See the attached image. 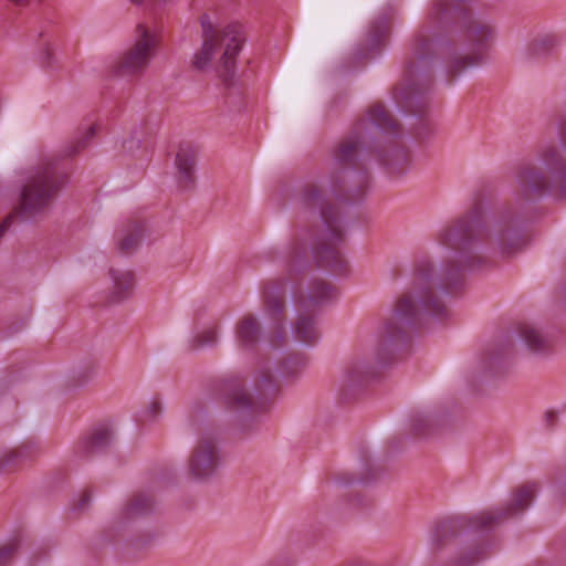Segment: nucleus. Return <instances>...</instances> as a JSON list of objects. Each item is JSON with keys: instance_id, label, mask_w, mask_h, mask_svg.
I'll return each instance as SVG.
<instances>
[{"instance_id": "ddd939ff", "label": "nucleus", "mask_w": 566, "mask_h": 566, "mask_svg": "<svg viewBox=\"0 0 566 566\" xmlns=\"http://www.w3.org/2000/svg\"><path fill=\"white\" fill-rule=\"evenodd\" d=\"M416 276L420 281V289L417 293V302L422 312L438 322L449 318V312L442 301L430 286L436 273L434 264L429 260H421L415 269Z\"/></svg>"}, {"instance_id": "c9c22d12", "label": "nucleus", "mask_w": 566, "mask_h": 566, "mask_svg": "<svg viewBox=\"0 0 566 566\" xmlns=\"http://www.w3.org/2000/svg\"><path fill=\"white\" fill-rule=\"evenodd\" d=\"M20 546L21 539L19 537H13L7 544L0 546V566H9L19 552Z\"/></svg>"}, {"instance_id": "393cba45", "label": "nucleus", "mask_w": 566, "mask_h": 566, "mask_svg": "<svg viewBox=\"0 0 566 566\" xmlns=\"http://www.w3.org/2000/svg\"><path fill=\"white\" fill-rule=\"evenodd\" d=\"M440 416H426L415 413L410 417V432L416 438H427L437 431L440 423Z\"/></svg>"}, {"instance_id": "1a4fd4ad", "label": "nucleus", "mask_w": 566, "mask_h": 566, "mask_svg": "<svg viewBox=\"0 0 566 566\" xmlns=\"http://www.w3.org/2000/svg\"><path fill=\"white\" fill-rule=\"evenodd\" d=\"M421 328V315L409 295L401 296L390 319L386 321L378 334L376 360L387 367L401 357L411 343L412 336Z\"/></svg>"}, {"instance_id": "5701e85b", "label": "nucleus", "mask_w": 566, "mask_h": 566, "mask_svg": "<svg viewBox=\"0 0 566 566\" xmlns=\"http://www.w3.org/2000/svg\"><path fill=\"white\" fill-rule=\"evenodd\" d=\"M293 334L304 345H314L319 337L316 318L307 314H300L293 326Z\"/></svg>"}, {"instance_id": "2f4dec72", "label": "nucleus", "mask_w": 566, "mask_h": 566, "mask_svg": "<svg viewBox=\"0 0 566 566\" xmlns=\"http://www.w3.org/2000/svg\"><path fill=\"white\" fill-rule=\"evenodd\" d=\"M380 475V472L378 469L373 467H367L365 472L359 475L358 479L355 478L352 473H342L336 476V482L344 486L352 485L355 482H358L360 484H369L375 482Z\"/></svg>"}, {"instance_id": "72a5a7b5", "label": "nucleus", "mask_w": 566, "mask_h": 566, "mask_svg": "<svg viewBox=\"0 0 566 566\" xmlns=\"http://www.w3.org/2000/svg\"><path fill=\"white\" fill-rule=\"evenodd\" d=\"M218 342L217 328H208L191 338L189 347L191 350H198L206 346H214Z\"/></svg>"}, {"instance_id": "4be33fe9", "label": "nucleus", "mask_w": 566, "mask_h": 566, "mask_svg": "<svg viewBox=\"0 0 566 566\" xmlns=\"http://www.w3.org/2000/svg\"><path fill=\"white\" fill-rule=\"evenodd\" d=\"M378 377L379 370L367 361L354 363L346 371V382L349 389H359Z\"/></svg>"}, {"instance_id": "aec40b11", "label": "nucleus", "mask_w": 566, "mask_h": 566, "mask_svg": "<svg viewBox=\"0 0 566 566\" xmlns=\"http://www.w3.org/2000/svg\"><path fill=\"white\" fill-rule=\"evenodd\" d=\"M108 274L113 281V290L108 295V302L115 304L132 297L135 287L134 273L111 268Z\"/></svg>"}, {"instance_id": "a19ab883", "label": "nucleus", "mask_w": 566, "mask_h": 566, "mask_svg": "<svg viewBox=\"0 0 566 566\" xmlns=\"http://www.w3.org/2000/svg\"><path fill=\"white\" fill-rule=\"evenodd\" d=\"M558 420V415L555 410H547L545 412V422L548 428H553L556 426Z\"/></svg>"}, {"instance_id": "7ed1b4c3", "label": "nucleus", "mask_w": 566, "mask_h": 566, "mask_svg": "<svg viewBox=\"0 0 566 566\" xmlns=\"http://www.w3.org/2000/svg\"><path fill=\"white\" fill-rule=\"evenodd\" d=\"M537 483L527 482L514 490L511 501L505 507L494 511H482L475 515H453L437 520L430 534V553L438 556L460 536L474 539V544L458 557L449 562V566H475L489 555L488 536L503 521L524 512L534 501Z\"/></svg>"}, {"instance_id": "f03ea898", "label": "nucleus", "mask_w": 566, "mask_h": 566, "mask_svg": "<svg viewBox=\"0 0 566 566\" xmlns=\"http://www.w3.org/2000/svg\"><path fill=\"white\" fill-rule=\"evenodd\" d=\"M400 135V124L384 105L369 107L367 118L358 119L332 151L329 190L337 201L354 206L366 200L371 179L368 166L373 161L390 176L407 171L409 153L397 144Z\"/></svg>"}, {"instance_id": "9d476101", "label": "nucleus", "mask_w": 566, "mask_h": 566, "mask_svg": "<svg viewBox=\"0 0 566 566\" xmlns=\"http://www.w3.org/2000/svg\"><path fill=\"white\" fill-rule=\"evenodd\" d=\"M543 163L549 179L543 171L532 164L521 165L516 172V184L522 197L530 201L553 193L554 187L558 188L557 197L566 198V161L555 148H548L543 153Z\"/></svg>"}, {"instance_id": "4c0bfd02", "label": "nucleus", "mask_w": 566, "mask_h": 566, "mask_svg": "<svg viewBox=\"0 0 566 566\" xmlns=\"http://www.w3.org/2000/svg\"><path fill=\"white\" fill-rule=\"evenodd\" d=\"M92 500V491L90 489H85L83 493L80 495L77 503H75L72 507L73 511H83L88 507Z\"/></svg>"}, {"instance_id": "473e14b6", "label": "nucleus", "mask_w": 566, "mask_h": 566, "mask_svg": "<svg viewBox=\"0 0 566 566\" xmlns=\"http://www.w3.org/2000/svg\"><path fill=\"white\" fill-rule=\"evenodd\" d=\"M558 44L555 35H545L532 41L528 45V53L533 57L545 56Z\"/></svg>"}, {"instance_id": "0eeeda50", "label": "nucleus", "mask_w": 566, "mask_h": 566, "mask_svg": "<svg viewBox=\"0 0 566 566\" xmlns=\"http://www.w3.org/2000/svg\"><path fill=\"white\" fill-rule=\"evenodd\" d=\"M302 205L307 209L319 210V217L329 238L312 247L315 265L333 275L344 276L348 264L337 245L345 241L342 220L337 209L325 201L322 190L315 185H306L301 197Z\"/></svg>"}, {"instance_id": "c85d7f7f", "label": "nucleus", "mask_w": 566, "mask_h": 566, "mask_svg": "<svg viewBox=\"0 0 566 566\" xmlns=\"http://www.w3.org/2000/svg\"><path fill=\"white\" fill-rule=\"evenodd\" d=\"M516 331L530 350L534 353L547 350V343L536 328L526 323H520Z\"/></svg>"}, {"instance_id": "f257e3e1", "label": "nucleus", "mask_w": 566, "mask_h": 566, "mask_svg": "<svg viewBox=\"0 0 566 566\" xmlns=\"http://www.w3.org/2000/svg\"><path fill=\"white\" fill-rule=\"evenodd\" d=\"M450 1L452 3L447 0L431 3L427 21L415 35L411 55L405 63V84L394 91L399 109L419 120L413 127L418 138L431 133L428 114L434 62L443 61L451 81L483 63L492 38L491 27L474 21L471 10L461 6L471 0Z\"/></svg>"}, {"instance_id": "49530a36", "label": "nucleus", "mask_w": 566, "mask_h": 566, "mask_svg": "<svg viewBox=\"0 0 566 566\" xmlns=\"http://www.w3.org/2000/svg\"><path fill=\"white\" fill-rule=\"evenodd\" d=\"M132 3L140 6L143 3V0H130Z\"/></svg>"}, {"instance_id": "79ce46f5", "label": "nucleus", "mask_w": 566, "mask_h": 566, "mask_svg": "<svg viewBox=\"0 0 566 566\" xmlns=\"http://www.w3.org/2000/svg\"><path fill=\"white\" fill-rule=\"evenodd\" d=\"M207 412V405L201 401V400H197L193 402L192 405V413L196 415V416H199L201 413H206Z\"/></svg>"}, {"instance_id": "a211bd4d", "label": "nucleus", "mask_w": 566, "mask_h": 566, "mask_svg": "<svg viewBox=\"0 0 566 566\" xmlns=\"http://www.w3.org/2000/svg\"><path fill=\"white\" fill-rule=\"evenodd\" d=\"M39 454L38 444L31 440L22 442L0 455V474L12 473L20 470L27 463L32 462Z\"/></svg>"}, {"instance_id": "4468645a", "label": "nucleus", "mask_w": 566, "mask_h": 566, "mask_svg": "<svg viewBox=\"0 0 566 566\" xmlns=\"http://www.w3.org/2000/svg\"><path fill=\"white\" fill-rule=\"evenodd\" d=\"M137 30L140 32V39L114 66V74L117 76L140 75L148 66L155 42L143 24H138Z\"/></svg>"}, {"instance_id": "c756f323", "label": "nucleus", "mask_w": 566, "mask_h": 566, "mask_svg": "<svg viewBox=\"0 0 566 566\" xmlns=\"http://www.w3.org/2000/svg\"><path fill=\"white\" fill-rule=\"evenodd\" d=\"M306 363L307 357L304 354L292 353L280 361L277 371L283 378L293 377L304 368Z\"/></svg>"}, {"instance_id": "de8ad7c7", "label": "nucleus", "mask_w": 566, "mask_h": 566, "mask_svg": "<svg viewBox=\"0 0 566 566\" xmlns=\"http://www.w3.org/2000/svg\"><path fill=\"white\" fill-rule=\"evenodd\" d=\"M356 566H368V565H366L364 563H358Z\"/></svg>"}, {"instance_id": "f704fd0d", "label": "nucleus", "mask_w": 566, "mask_h": 566, "mask_svg": "<svg viewBox=\"0 0 566 566\" xmlns=\"http://www.w3.org/2000/svg\"><path fill=\"white\" fill-rule=\"evenodd\" d=\"M97 130V124H91L87 128L83 137L77 139L76 142L72 143L66 148V157L71 158L76 156L80 151L85 149L87 145L90 144L91 139L95 136Z\"/></svg>"}, {"instance_id": "423d86ee", "label": "nucleus", "mask_w": 566, "mask_h": 566, "mask_svg": "<svg viewBox=\"0 0 566 566\" xmlns=\"http://www.w3.org/2000/svg\"><path fill=\"white\" fill-rule=\"evenodd\" d=\"M254 389L256 400L245 390L244 379L238 375L216 379L210 384L212 400L233 413L242 423L265 410L280 387L271 370L265 369L261 371Z\"/></svg>"}, {"instance_id": "f8f14e48", "label": "nucleus", "mask_w": 566, "mask_h": 566, "mask_svg": "<svg viewBox=\"0 0 566 566\" xmlns=\"http://www.w3.org/2000/svg\"><path fill=\"white\" fill-rule=\"evenodd\" d=\"M526 220L514 208L504 209L496 226V241L502 255L521 252L527 243L525 235Z\"/></svg>"}, {"instance_id": "f3484780", "label": "nucleus", "mask_w": 566, "mask_h": 566, "mask_svg": "<svg viewBox=\"0 0 566 566\" xmlns=\"http://www.w3.org/2000/svg\"><path fill=\"white\" fill-rule=\"evenodd\" d=\"M197 149L190 143H181L176 154L177 182L184 190H191L196 185L195 165Z\"/></svg>"}, {"instance_id": "c03bdc74", "label": "nucleus", "mask_w": 566, "mask_h": 566, "mask_svg": "<svg viewBox=\"0 0 566 566\" xmlns=\"http://www.w3.org/2000/svg\"><path fill=\"white\" fill-rule=\"evenodd\" d=\"M558 132L562 143L566 147V116L560 119Z\"/></svg>"}, {"instance_id": "7c9ffc66", "label": "nucleus", "mask_w": 566, "mask_h": 566, "mask_svg": "<svg viewBox=\"0 0 566 566\" xmlns=\"http://www.w3.org/2000/svg\"><path fill=\"white\" fill-rule=\"evenodd\" d=\"M218 42H213L210 39L203 40L201 48L193 55L192 66L198 71L208 69L212 62L216 45Z\"/></svg>"}, {"instance_id": "2eb2a0df", "label": "nucleus", "mask_w": 566, "mask_h": 566, "mask_svg": "<svg viewBox=\"0 0 566 566\" xmlns=\"http://www.w3.org/2000/svg\"><path fill=\"white\" fill-rule=\"evenodd\" d=\"M219 460L214 444L207 439H200L189 459V471L195 479L205 480L216 473Z\"/></svg>"}, {"instance_id": "58836bf2", "label": "nucleus", "mask_w": 566, "mask_h": 566, "mask_svg": "<svg viewBox=\"0 0 566 566\" xmlns=\"http://www.w3.org/2000/svg\"><path fill=\"white\" fill-rule=\"evenodd\" d=\"M40 62L41 65L45 69L53 66V53L50 49L49 43H45V46L40 54Z\"/></svg>"}, {"instance_id": "dca6fc26", "label": "nucleus", "mask_w": 566, "mask_h": 566, "mask_svg": "<svg viewBox=\"0 0 566 566\" xmlns=\"http://www.w3.org/2000/svg\"><path fill=\"white\" fill-rule=\"evenodd\" d=\"M389 33L388 17L381 14L377 17L369 25L367 32V44L357 46L354 52V61L359 63L373 59L380 54L385 46V40Z\"/></svg>"}, {"instance_id": "a18cd8bd", "label": "nucleus", "mask_w": 566, "mask_h": 566, "mask_svg": "<svg viewBox=\"0 0 566 566\" xmlns=\"http://www.w3.org/2000/svg\"><path fill=\"white\" fill-rule=\"evenodd\" d=\"M355 504L357 506L367 507L371 505V501H365V499L358 494L355 496Z\"/></svg>"}, {"instance_id": "ea45409f", "label": "nucleus", "mask_w": 566, "mask_h": 566, "mask_svg": "<svg viewBox=\"0 0 566 566\" xmlns=\"http://www.w3.org/2000/svg\"><path fill=\"white\" fill-rule=\"evenodd\" d=\"M161 411V405L158 400H153L149 407L144 411L145 417L155 419Z\"/></svg>"}, {"instance_id": "6ab92c4d", "label": "nucleus", "mask_w": 566, "mask_h": 566, "mask_svg": "<svg viewBox=\"0 0 566 566\" xmlns=\"http://www.w3.org/2000/svg\"><path fill=\"white\" fill-rule=\"evenodd\" d=\"M112 441V430L106 426H98L80 440L76 452L81 457L88 458L96 453L105 452Z\"/></svg>"}, {"instance_id": "a878e982", "label": "nucleus", "mask_w": 566, "mask_h": 566, "mask_svg": "<svg viewBox=\"0 0 566 566\" xmlns=\"http://www.w3.org/2000/svg\"><path fill=\"white\" fill-rule=\"evenodd\" d=\"M513 349V343L509 337H504L496 344L494 349H490L484 358V368L493 375L499 374V368L504 363V357Z\"/></svg>"}, {"instance_id": "9b49d317", "label": "nucleus", "mask_w": 566, "mask_h": 566, "mask_svg": "<svg viewBox=\"0 0 566 566\" xmlns=\"http://www.w3.org/2000/svg\"><path fill=\"white\" fill-rule=\"evenodd\" d=\"M199 21L202 29L203 40L210 39L213 42L226 44V50L220 59L221 66L219 70V76L223 85L229 88L234 84L235 59L245 42L242 25L240 23L232 22L218 32L208 13L201 14Z\"/></svg>"}, {"instance_id": "cd10ccee", "label": "nucleus", "mask_w": 566, "mask_h": 566, "mask_svg": "<svg viewBox=\"0 0 566 566\" xmlns=\"http://www.w3.org/2000/svg\"><path fill=\"white\" fill-rule=\"evenodd\" d=\"M146 235V222L144 220H134L128 226V233L118 242L120 253H128L138 247L139 242Z\"/></svg>"}, {"instance_id": "b1692460", "label": "nucleus", "mask_w": 566, "mask_h": 566, "mask_svg": "<svg viewBox=\"0 0 566 566\" xmlns=\"http://www.w3.org/2000/svg\"><path fill=\"white\" fill-rule=\"evenodd\" d=\"M155 501L144 493L136 494L124 507L122 517L126 521L154 513Z\"/></svg>"}, {"instance_id": "bb28decb", "label": "nucleus", "mask_w": 566, "mask_h": 566, "mask_svg": "<svg viewBox=\"0 0 566 566\" xmlns=\"http://www.w3.org/2000/svg\"><path fill=\"white\" fill-rule=\"evenodd\" d=\"M335 293L336 287L331 283L321 279H313L310 282L307 301L318 306L334 298Z\"/></svg>"}, {"instance_id": "37998d69", "label": "nucleus", "mask_w": 566, "mask_h": 566, "mask_svg": "<svg viewBox=\"0 0 566 566\" xmlns=\"http://www.w3.org/2000/svg\"><path fill=\"white\" fill-rule=\"evenodd\" d=\"M154 536H147L146 538H136L132 541V545L136 548L145 547L146 545L150 544Z\"/></svg>"}, {"instance_id": "412c9836", "label": "nucleus", "mask_w": 566, "mask_h": 566, "mask_svg": "<svg viewBox=\"0 0 566 566\" xmlns=\"http://www.w3.org/2000/svg\"><path fill=\"white\" fill-rule=\"evenodd\" d=\"M235 336L241 348L253 350L261 336V326L258 319L251 314L245 315L237 325Z\"/></svg>"}, {"instance_id": "e433bc0d", "label": "nucleus", "mask_w": 566, "mask_h": 566, "mask_svg": "<svg viewBox=\"0 0 566 566\" xmlns=\"http://www.w3.org/2000/svg\"><path fill=\"white\" fill-rule=\"evenodd\" d=\"M94 371L93 366H87L83 369L72 370V374L69 377L67 386L69 387H80L85 385L92 377Z\"/></svg>"}, {"instance_id": "39448f33", "label": "nucleus", "mask_w": 566, "mask_h": 566, "mask_svg": "<svg viewBox=\"0 0 566 566\" xmlns=\"http://www.w3.org/2000/svg\"><path fill=\"white\" fill-rule=\"evenodd\" d=\"M71 161L52 158L30 176L20 190V199L13 212L0 223V239L10 229L15 217L32 220L46 210L51 201L69 184Z\"/></svg>"}, {"instance_id": "20e7f679", "label": "nucleus", "mask_w": 566, "mask_h": 566, "mask_svg": "<svg viewBox=\"0 0 566 566\" xmlns=\"http://www.w3.org/2000/svg\"><path fill=\"white\" fill-rule=\"evenodd\" d=\"M488 235L485 209L480 197H475L472 207L454 219L438 233V242L454 252L457 261L448 260L438 274L439 287L446 294H455L463 290V272L476 271L489 262L476 253Z\"/></svg>"}, {"instance_id": "6e6552de", "label": "nucleus", "mask_w": 566, "mask_h": 566, "mask_svg": "<svg viewBox=\"0 0 566 566\" xmlns=\"http://www.w3.org/2000/svg\"><path fill=\"white\" fill-rule=\"evenodd\" d=\"M308 237L310 232L306 231L303 237H296L292 240L286 258L287 277L271 280L263 285L264 310L273 323L274 333L280 344H283L286 336L284 296L287 282L293 281L295 285H300L304 274L311 269Z\"/></svg>"}]
</instances>
